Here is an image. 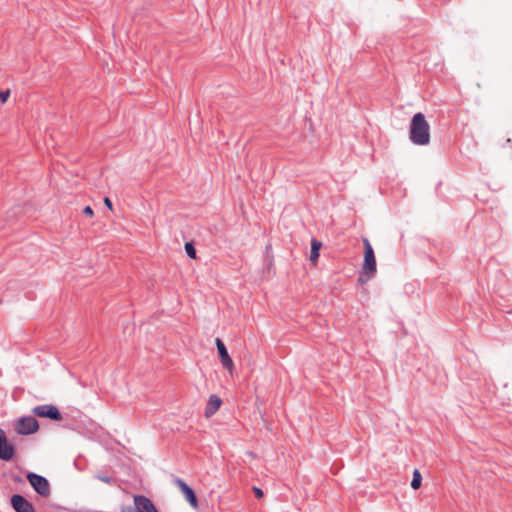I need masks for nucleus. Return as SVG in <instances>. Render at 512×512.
I'll return each instance as SVG.
<instances>
[{
  "label": "nucleus",
  "instance_id": "nucleus-1",
  "mask_svg": "<svg viewBox=\"0 0 512 512\" xmlns=\"http://www.w3.org/2000/svg\"><path fill=\"white\" fill-rule=\"evenodd\" d=\"M410 140L419 146L430 143V125L423 113H416L410 123Z\"/></svg>",
  "mask_w": 512,
  "mask_h": 512
},
{
  "label": "nucleus",
  "instance_id": "nucleus-2",
  "mask_svg": "<svg viewBox=\"0 0 512 512\" xmlns=\"http://www.w3.org/2000/svg\"><path fill=\"white\" fill-rule=\"evenodd\" d=\"M364 245V260L362 265L361 274L359 277V282L366 283L370 279H372L376 273V258L374 254V250L372 245L370 244L367 238L363 239Z\"/></svg>",
  "mask_w": 512,
  "mask_h": 512
},
{
  "label": "nucleus",
  "instance_id": "nucleus-3",
  "mask_svg": "<svg viewBox=\"0 0 512 512\" xmlns=\"http://www.w3.org/2000/svg\"><path fill=\"white\" fill-rule=\"evenodd\" d=\"M121 512H159L153 502L144 495H134L133 505L122 506Z\"/></svg>",
  "mask_w": 512,
  "mask_h": 512
},
{
  "label": "nucleus",
  "instance_id": "nucleus-4",
  "mask_svg": "<svg viewBox=\"0 0 512 512\" xmlns=\"http://www.w3.org/2000/svg\"><path fill=\"white\" fill-rule=\"evenodd\" d=\"M15 432L20 435H29L39 429L38 421L32 417H22L15 423Z\"/></svg>",
  "mask_w": 512,
  "mask_h": 512
},
{
  "label": "nucleus",
  "instance_id": "nucleus-5",
  "mask_svg": "<svg viewBox=\"0 0 512 512\" xmlns=\"http://www.w3.org/2000/svg\"><path fill=\"white\" fill-rule=\"evenodd\" d=\"M27 480L33 489L41 496L47 497L50 495V485L46 478L35 473H28Z\"/></svg>",
  "mask_w": 512,
  "mask_h": 512
},
{
  "label": "nucleus",
  "instance_id": "nucleus-6",
  "mask_svg": "<svg viewBox=\"0 0 512 512\" xmlns=\"http://www.w3.org/2000/svg\"><path fill=\"white\" fill-rule=\"evenodd\" d=\"M34 415L42 418H50L55 421H60L62 416L58 408L51 404L40 405L33 408Z\"/></svg>",
  "mask_w": 512,
  "mask_h": 512
},
{
  "label": "nucleus",
  "instance_id": "nucleus-7",
  "mask_svg": "<svg viewBox=\"0 0 512 512\" xmlns=\"http://www.w3.org/2000/svg\"><path fill=\"white\" fill-rule=\"evenodd\" d=\"M215 343L222 366L225 369H227L230 374H232L234 370V363L232 358L228 354L226 346L224 345L223 341L219 338L216 339Z\"/></svg>",
  "mask_w": 512,
  "mask_h": 512
},
{
  "label": "nucleus",
  "instance_id": "nucleus-8",
  "mask_svg": "<svg viewBox=\"0 0 512 512\" xmlns=\"http://www.w3.org/2000/svg\"><path fill=\"white\" fill-rule=\"evenodd\" d=\"M14 447L7 440L4 430L0 429V459L10 461L14 457Z\"/></svg>",
  "mask_w": 512,
  "mask_h": 512
},
{
  "label": "nucleus",
  "instance_id": "nucleus-9",
  "mask_svg": "<svg viewBox=\"0 0 512 512\" xmlns=\"http://www.w3.org/2000/svg\"><path fill=\"white\" fill-rule=\"evenodd\" d=\"M11 505L16 512H35L33 505L19 494L11 497Z\"/></svg>",
  "mask_w": 512,
  "mask_h": 512
},
{
  "label": "nucleus",
  "instance_id": "nucleus-10",
  "mask_svg": "<svg viewBox=\"0 0 512 512\" xmlns=\"http://www.w3.org/2000/svg\"><path fill=\"white\" fill-rule=\"evenodd\" d=\"M176 485L182 492L184 498L190 503V505L196 509L198 507L197 497L191 487H189L183 480L177 479Z\"/></svg>",
  "mask_w": 512,
  "mask_h": 512
},
{
  "label": "nucleus",
  "instance_id": "nucleus-11",
  "mask_svg": "<svg viewBox=\"0 0 512 512\" xmlns=\"http://www.w3.org/2000/svg\"><path fill=\"white\" fill-rule=\"evenodd\" d=\"M222 400L217 395H210L207 406L205 408V416H212L221 406Z\"/></svg>",
  "mask_w": 512,
  "mask_h": 512
},
{
  "label": "nucleus",
  "instance_id": "nucleus-12",
  "mask_svg": "<svg viewBox=\"0 0 512 512\" xmlns=\"http://www.w3.org/2000/svg\"><path fill=\"white\" fill-rule=\"evenodd\" d=\"M322 247V243L316 239H312L311 241V251H310V261L312 264L316 265L319 258V251Z\"/></svg>",
  "mask_w": 512,
  "mask_h": 512
},
{
  "label": "nucleus",
  "instance_id": "nucleus-13",
  "mask_svg": "<svg viewBox=\"0 0 512 512\" xmlns=\"http://www.w3.org/2000/svg\"><path fill=\"white\" fill-rule=\"evenodd\" d=\"M422 484V475L418 469H415L413 472V478L411 481V487L414 490H417L421 487Z\"/></svg>",
  "mask_w": 512,
  "mask_h": 512
},
{
  "label": "nucleus",
  "instance_id": "nucleus-14",
  "mask_svg": "<svg viewBox=\"0 0 512 512\" xmlns=\"http://www.w3.org/2000/svg\"><path fill=\"white\" fill-rule=\"evenodd\" d=\"M185 251L187 253V255L192 258V259H196L197 255H196V249L194 248L193 244L190 243V242H187L185 244Z\"/></svg>",
  "mask_w": 512,
  "mask_h": 512
},
{
  "label": "nucleus",
  "instance_id": "nucleus-15",
  "mask_svg": "<svg viewBox=\"0 0 512 512\" xmlns=\"http://www.w3.org/2000/svg\"><path fill=\"white\" fill-rule=\"evenodd\" d=\"M9 96H10L9 90L0 91V100L2 103H5L8 100Z\"/></svg>",
  "mask_w": 512,
  "mask_h": 512
},
{
  "label": "nucleus",
  "instance_id": "nucleus-16",
  "mask_svg": "<svg viewBox=\"0 0 512 512\" xmlns=\"http://www.w3.org/2000/svg\"><path fill=\"white\" fill-rule=\"evenodd\" d=\"M253 492L255 493V496H256L258 499H261V498H263V496H264L263 491H262L260 488H258V487H254V488H253Z\"/></svg>",
  "mask_w": 512,
  "mask_h": 512
},
{
  "label": "nucleus",
  "instance_id": "nucleus-17",
  "mask_svg": "<svg viewBox=\"0 0 512 512\" xmlns=\"http://www.w3.org/2000/svg\"><path fill=\"white\" fill-rule=\"evenodd\" d=\"M83 213L88 217H93L94 215L93 209L90 206H86L83 210Z\"/></svg>",
  "mask_w": 512,
  "mask_h": 512
},
{
  "label": "nucleus",
  "instance_id": "nucleus-18",
  "mask_svg": "<svg viewBox=\"0 0 512 512\" xmlns=\"http://www.w3.org/2000/svg\"><path fill=\"white\" fill-rule=\"evenodd\" d=\"M104 204H105V205H106V207H107V208H109L110 210H112V209H113L112 202H111V200H110L108 197H106V198L104 199Z\"/></svg>",
  "mask_w": 512,
  "mask_h": 512
}]
</instances>
